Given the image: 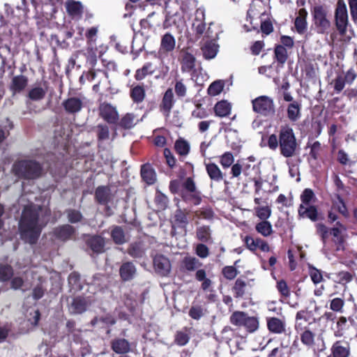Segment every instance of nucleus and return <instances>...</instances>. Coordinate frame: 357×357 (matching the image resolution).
<instances>
[{
  "label": "nucleus",
  "mask_w": 357,
  "mask_h": 357,
  "mask_svg": "<svg viewBox=\"0 0 357 357\" xmlns=\"http://www.w3.org/2000/svg\"><path fill=\"white\" fill-rule=\"evenodd\" d=\"M50 216V211L45 207L34 204L25 206L19 221L21 238L30 244L36 243L48 223Z\"/></svg>",
  "instance_id": "f257e3e1"
},
{
  "label": "nucleus",
  "mask_w": 357,
  "mask_h": 357,
  "mask_svg": "<svg viewBox=\"0 0 357 357\" xmlns=\"http://www.w3.org/2000/svg\"><path fill=\"white\" fill-rule=\"evenodd\" d=\"M279 148L280 154L285 158L295 156L299 151V145L296 141L293 129L289 126L280 128L279 132Z\"/></svg>",
  "instance_id": "f03ea898"
},
{
  "label": "nucleus",
  "mask_w": 357,
  "mask_h": 357,
  "mask_svg": "<svg viewBox=\"0 0 357 357\" xmlns=\"http://www.w3.org/2000/svg\"><path fill=\"white\" fill-rule=\"evenodd\" d=\"M13 174L20 178L35 179L41 176L43 168L33 160H22L15 162L12 167Z\"/></svg>",
  "instance_id": "7ed1b4c3"
},
{
  "label": "nucleus",
  "mask_w": 357,
  "mask_h": 357,
  "mask_svg": "<svg viewBox=\"0 0 357 357\" xmlns=\"http://www.w3.org/2000/svg\"><path fill=\"white\" fill-rule=\"evenodd\" d=\"M213 23L208 24L206 28L205 10L203 8H198L195 13V19L192 24V31L197 38H215L217 33H213L212 30Z\"/></svg>",
  "instance_id": "20e7f679"
},
{
  "label": "nucleus",
  "mask_w": 357,
  "mask_h": 357,
  "mask_svg": "<svg viewBox=\"0 0 357 357\" xmlns=\"http://www.w3.org/2000/svg\"><path fill=\"white\" fill-rule=\"evenodd\" d=\"M312 15L317 33L328 34L331 23L327 17V8L324 6H315L312 10Z\"/></svg>",
  "instance_id": "39448f33"
},
{
  "label": "nucleus",
  "mask_w": 357,
  "mask_h": 357,
  "mask_svg": "<svg viewBox=\"0 0 357 357\" xmlns=\"http://www.w3.org/2000/svg\"><path fill=\"white\" fill-rule=\"evenodd\" d=\"M335 22L337 31L344 35L348 26V14L344 0H338L335 10Z\"/></svg>",
  "instance_id": "423d86ee"
},
{
  "label": "nucleus",
  "mask_w": 357,
  "mask_h": 357,
  "mask_svg": "<svg viewBox=\"0 0 357 357\" xmlns=\"http://www.w3.org/2000/svg\"><path fill=\"white\" fill-rule=\"evenodd\" d=\"M253 110L261 115L268 116L274 114L273 100L266 96L258 97L252 100Z\"/></svg>",
  "instance_id": "0eeeda50"
},
{
  "label": "nucleus",
  "mask_w": 357,
  "mask_h": 357,
  "mask_svg": "<svg viewBox=\"0 0 357 357\" xmlns=\"http://www.w3.org/2000/svg\"><path fill=\"white\" fill-rule=\"evenodd\" d=\"M181 69L183 73H190L193 75L196 73L197 61L194 54L188 50H182L181 52Z\"/></svg>",
  "instance_id": "6e6552de"
},
{
  "label": "nucleus",
  "mask_w": 357,
  "mask_h": 357,
  "mask_svg": "<svg viewBox=\"0 0 357 357\" xmlns=\"http://www.w3.org/2000/svg\"><path fill=\"white\" fill-rule=\"evenodd\" d=\"M90 304L89 298L80 296L73 298L68 301V310L73 314H82L86 310Z\"/></svg>",
  "instance_id": "1a4fd4ad"
},
{
  "label": "nucleus",
  "mask_w": 357,
  "mask_h": 357,
  "mask_svg": "<svg viewBox=\"0 0 357 357\" xmlns=\"http://www.w3.org/2000/svg\"><path fill=\"white\" fill-rule=\"evenodd\" d=\"M86 103V98L79 96L68 98L63 102V105L67 112L73 114L79 112Z\"/></svg>",
  "instance_id": "9d476101"
},
{
  "label": "nucleus",
  "mask_w": 357,
  "mask_h": 357,
  "mask_svg": "<svg viewBox=\"0 0 357 357\" xmlns=\"http://www.w3.org/2000/svg\"><path fill=\"white\" fill-rule=\"evenodd\" d=\"M153 266L156 273L162 276L167 275L171 271L170 261L163 255H156L153 257Z\"/></svg>",
  "instance_id": "9b49d317"
},
{
  "label": "nucleus",
  "mask_w": 357,
  "mask_h": 357,
  "mask_svg": "<svg viewBox=\"0 0 357 357\" xmlns=\"http://www.w3.org/2000/svg\"><path fill=\"white\" fill-rule=\"evenodd\" d=\"M336 212H339L344 217H347L348 214L345 204L339 196L333 202L331 210L328 212V218L331 222H334L339 219Z\"/></svg>",
  "instance_id": "f8f14e48"
},
{
  "label": "nucleus",
  "mask_w": 357,
  "mask_h": 357,
  "mask_svg": "<svg viewBox=\"0 0 357 357\" xmlns=\"http://www.w3.org/2000/svg\"><path fill=\"white\" fill-rule=\"evenodd\" d=\"M100 114L109 123H116L119 119V114L116 108L108 103L100 105Z\"/></svg>",
  "instance_id": "ddd939ff"
},
{
  "label": "nucleus",
  "mask_w": 357,
  "mask_h": 357,
  "mask_svg": "<svg viewBox=\"0 0 357 357\" xmlns=\"http://www.w3.org/2000/svg\"><path fill=\"white\" fill-rule=\"evenodd\" d=\"M52 233L57 239L65 241L75 235V229L71 225H64L54 228Z\"/></svg>",
  "instance_id": "4468645a"
},
{
  "label": "nucleus",
  "mask_w": 357,
  "mask_h": 357,
  "mask_svg": "<svg viewBox=\"0 0 357 357\" xmlns=\"http://www.w3.org/2000/svg\"><path fill=\"white\" fill-rule=\"evenodd\" d=\"M345 230V227L340 222L337 221L333 228L331 229L330 234L333 236V242L336 245V250H341L344 249L343 246V236L342 232Z\"/></svg>",
  "instance_id": "2eb2a0df"
},
{
  "label": "nucleus",
  "mask_w": 357,
  "mask_h": 357,
  "mask_svg": "<svg viewBox=\"0 0 357 357\" xmlns=\"http://www.w3.org/2000/svg\"><path fill=\"white\" fill-rule=\"evenodd\" d=\"M218 48L219 45L213 40L206 42L201 47L204 58L207 60L214 59L218 52Z\"/></svg>",
  "instance_id": "dca6fc26"
},
{
  "label": "nucleus",
  "mask_w": 357,
  "mask_h": 357,
  "mask_svg": "<svg viewBox=\"0 0 357 357\" xmlns=\"http://www.w3.org/2000/svg\"><path fill=\"white\" fill-rule=\"evenodd\" d=\"M47 91L46 82L34 86L29 92V98L34 101L40 100L44 98Z\"/></svg>",
  "instance_id": "f3484780"
},
{
  "label": "nucleus",
  "mask_w": 357,
  "mask_h": 357,
  "mask_svg": "<svg viewBox=\"0 0 357 357\" xmlns=\"http://www.w3.org/2000/svg\"><path fill=\"white\" fill-rule=\"evenodd\" d=\"M136 271V268L132 262L123 263L119 269L120 276L123 281H129L133 279Z\"/></svg>",
  "instance_id": "a211bd4d"
},
{
  "label": "nucleus",
  "mask_w": 357,
  "mask_h": 357,
  "mask_svg": "<svg viewBox=\"0 0 357 357\" xmlns=\"http://www.w3.org/2000/svg\"><path fill=\"white\" fill-rule=\"evenodd\" d=\"M28 84V79L24 75H16L12 79L10 89L13 93L21 92Z\"/></svg>",
  "instance_id": "6ab92c4d"
},
{
  "label": "nucleus",
  "mask_w": 357,
  "mask_h": 357,
  "mask_svg": "<svg viewBox=\"0 0 357 357\" xmlns=\"http://www.w3.org/2000/svg\"><path fill=\"white\" fill-rule=\"evenodd\" d=\"M141 176L142 179L149 185L153 184L156 181V174L150 164L142 166Z\"/></svg>",
  "instance_id": "aec40b11"
},
{
  "label": "nucleus",
  "mask_w": 357,
  "mask_h": 357,
  "mask_svg": "<svg viewBox=\"0 0 357 357\" xmlns=\"http://www.w3.org/2000/svg\"><path fill=\"white\" fill-rule=\"evenodd\" d=\"M301 104L298 101H293L287 107V117L293 122L297 121L301 117Z\"/></svg>",
  "instance_id": "412c9836"
},
{
  "label": "nucleus",
  "mask_w": 357,
  "mask_h": 357,
  "mask_svg": "<svg viewBox=\"0 0 357 357\" xmlns=\"http://www.w3.org/2000/svg\"><path fill=\"white\" fill-rule=\"evenodd\" d=\"M298 215L302 218H309L312 221H316L317 211L314 206L301 204L298 208Z\"/></svg>",
  "instance_id": "4be33fe9"
},
{
  "label": "nucleus",
  "mask_w": 357,
  "mask_h": 357,
  "mask_svg": "<svg viewBox=\"0 0 357 357\" xmlns=\"http://www.w3.org/2000/svg\"><path fill=\"white\" fill-rule=\"evenodd\" d=\"M66 9L73 17L79 19L83 13V6L79 1H69L66 2Z\"/></svg>",
  "instance_id": "5701e85b"
},
{
  "label": "nucleus",
  "mask_w": 357,
  "mask_h": 357,
  "mask_svg": "<svg viewBox=\"0 0 357 357\" xmlns=\"http://www.w3.org/2000/svg\"><path fill=\"white\" fill-rule=\"evenodd\" d=\"M267 326L274 333H282L285 331L284 323L278 318L271 317L267 319Z\"/></svg>",
  "instance_id": "b1692460"
},
{
  "label": "nucleus",
  "mask_w": 357,
  "mask_h": 357,
  "mask_svg": "<svg viewBox=\"0 0 357 357\" xmlns=\"http://www.w3.org/2000/svg\"><path fill=\"white\" fill-rule=\"evenodd\" d=\"M95 196L98 203L106 204L110 199V189L106 186H99L96 190Z\"/></svg>",
  "instance_id": "393cba45"
},
{
  "label": "nucleus",
  "mask_w": 357,
  "mask_h": 357,
  "mask_svg": "<svg viewBox=\"0 0 357 357\" xmlns=\"http://www.w3.org/2000/svg\"><path fill=\"white\" fill-rule=\"evenodd\" d=\"M176 45V40L174 37L169 33H165L160 43V50L169 52L174 50Z\"/></svg>",
  "instance_id": "a878e982"
},
{
  "label": "nucleus",
  "mask_w": 357,
  "mask_h": 357,
  "mask_svg": "<svg viewBox=\"0 0 357 357\" xmlns=\"http://www.w3.org/2000/svg\"><path fill=\"white\" fill-rule=\"evenodd\" d=\"M206 169L211 180L220 182L223 179V174L217 165L208 163L206 165Z\"/></svg>",
  "instance_id": "bb28decb"
},
{
  "label": "nucleus",
  "mask_w": 357,
  "mask_h": 357,
  "mask_svg": "<svg viewBox=\"0 0 357 357\" xmlns=\"http://www.w3.org/2000/svg\"><path fill=\"white\" fill-rule=\"evenodd\" d=\"M173 98L174 94L172 90L171 89H167L164 94L161 104V109L164 111L166 116H168L173 106Z\"/></svg>",
  "instance_id": "cd10ccee"
},
{
  "label": "nucleus",
  "mask_w": 357,
  "mask_h": 357,
  "mask_svg": "<svg viewBox=\"0 0 357 357\" xmlns=\"http://www.w3.org/2000/svg\"><path fill=\"white\" fill-rule=\"evenodd\" d=\"M112 349L117 354H126L130 351V344L125 339H116L112 342Z\"/></svg>",
  "instance_id": "c85d7f7f"
},
{
  "label": "nucleus",
  "mask_w": 357,
  "mask_h": 357,
  "mask_svg": "<svg viewBox=\"0 0 357 357\" xmlns=\"http://www.w3.org/2000/svg\"><path fill=\"white\" fill-rule=\"evenodd\" d=\"M248 283L241 278H238L232 288V291L236 298H242L246 294L248 290Z\"/></svg>",
  "instance_id": "c756f323"
},
{
  "label": "nucleus",
  "mask_w": 357,
  "mask_h": 357,
  "mask_svg": "<svg viewBox=\"0 0 357 357\" xmlns=\"http://www.w3.org/2000/svg\"><path fill=\"white\" fill-rule=\"evenodd\" d=\"M214 110L217 116L225 117L230 114L231 105L227 101L222 100L215 104Z\"/></svg>",
  "instance_id": "7c9ffc66"
},
{
  "label": "nucleus",
  "mask_w": 357,
  "mask_h": 357,
  "mask_svg": "<svg viewBox=\"0 0 357 357\" xmlns=\"http://www.w3.org/2000/svg\"><path fill=\"white\" fill-rule=\"evenodd\" d=\"M88 244L91 249L95 252L99 253L104 250L105 241L104 239L99 236L91 237L88 241Z\"/></svg>",
  "instance_id": "2f4dec72"
},
{
  "label": "nucleus",
  "mask_w": 357,
  "mask_h": 357,
  "mask_svg": "<svg viewBox=\"0 0 357 357\" xmlns=\"http://www.w3.org/2000/svg\"><path fill=\"white\" fill-rule=\"evenodd\" d=\"M333 357H349V348L347 345L343 346L340 342H335L332 348Z\"/></svg>",
  "instance_id": "473e14b6"
},
{
  "label": "nucleus",
  "mask_w": 357,
  "mask_h": 357,
  "mask_svg": "<svg viewBox=\"0 0 357 357\" xmlns=\"http://www.w3.org/2000/svg\"><path fill=\"white\" fill-rule=\"evenodd\" d=\"M255 229L258 233L265 237L270 236L273 233L272 225L271 222L267 220L257 223L255 226Z\"/></svg>",
  "instance_id": "72a5a7b5"
},
{
  "label": "nucleus",
  "mask_w": 357,
  "mask_h": 357,
  "mask_svg": "<svg viewBox=\"0 0 357 357\" xmlns=\"http://www.w3.org/2000/svg\"><path fill=\"white\" fill-rule=\"evenodd\" d=\"M14 275L13 267L8 264H0V281L8 282Z\"/></svg>",
  "instance_id": "f704fd0d"
},
{
  "label": "nucleus",
  "mask_w": 357,
  "mask_h": 357,
  "mask_svg": "<svg viewBox=\"0 0 357 357\" xmlns=\"http://www.w3.org/2000/svg\"><path fill=\"white\" fill-rule=\"evenodd\" d=\"M174 218L178 227H185L188 224V213L180 208L175 211Z\"/></svg>",
  "instance_id": "c9c22d12"
},
{
  "label": "nucleus",
  "mask_w": 357,
  "mask_h": 357,
  "mask_svg": "<svg viewBox=\"0 0 357 357\" xmlns=\"http://www.w3.org/2000/svg\"><path fill=\"white\" fill-rule=\"evenodd\" d=\"M155 68L151 63H146L144 66L137 70L135 77L137 80L143 79L146 75L154 73Z\"/></svg>",
  "instance_id": "e433bc0d"
},
{
  "label": "nucleus",
  "mask_w": 357,
  "mask_h": 357,
  "mask_svg": "<svg viewBox=\"0 0 357 357\" xmlns=\"http://www.w3.org/2000/svg\"><path fill=\"white\" fill-rule=\"evenodd\" d=\"M225 82L223 80H216L211 83L208 88V93L210 96H215L219 95L223 90Z\"/></svg>",
  "instance_id": "4c0bfd02"
},
{
  "label": "nucleus",
  "mask_w": 357,
  "mask_h": 357,
  "mask_svg": "<svg viewBox=\"0 0 357 357\" xmlns=\"http://www.w3.org/2000/svg\"><path fill=\"white\" fill-rule=\"evenodd\" d=\"M183 264L189 271H195L202 265L199 259L193 257H185L183 260Z\"/></svg>",
  "instance_id": "58836bf2"
},
{
  "label": "nucleus",
  "mask_w": 357,
  "mask_h": 357,
  "mask_svg": "<svg viewBox=\"0 0 357 357\" xmlns=\"http://www.w3.org/2000/svg\"><path fill=\"white\" fill-rule=\"evenodd\" d=\"M301 335V342L306 346H312L314 343L315 334L308 329H305L299 333Z\"/></svg>",
  "instance_id": "ea45409f"
},
{
  "label": "nucleus",
  "mask_w": 357,
  "mask_h": 357,
  "mask_svg": "<svg viewBox=\"0 0 357 357\" xmlns=\"http://www.w3.org/2000/svg\"><path fill=\"white\" fill-rule=\"evenodd\" d=\"M197 238L202 242H208L211 239V229L208 226H202L197 229Z\"/></svg>",
  "instance_id": "a19ab883"
},
{
  "label": "nucleus",
  "mask_w": 357,
  "mask_h": 357,
  "mask_svg": "<svg viewBox=\"0 0 357 357\" xmlns=\"http://www.w3.org/2000/svg\"><path fill=\"white\" fill-rule=\"evenodd\" d=\"M247 316L248 314L243 312L236 311L230 317V321L234 325L241 326L244 325Z\"/></svg>",
  "instance_id": "79ce46f5"
},
{
  "label": "nucleus",
  "mask_w": 357,
  "mask_h": 357,
  "mask_svg": "<svg viewBox=\"0 0 357 357\" xmlns=\"http://www.w3.org/2000/svg\"><path fill=\"white\" fill-rule=\"evenodd\" d=\"M111 236L113 241L116 244L121 245L126 242L124 232L122 228L120 227H114V229L112 230Z\"/></svg>",
  "instance_id": "37998d69"
},
{
  "label": "nucleus",
  "mask_w": 357,
  "mask_h": 357,
  "mask_svg": "<svg viewBox=\"0 0 357 357\" xmlns=\"http://www.w3.org/2000/svg\"><path fill=\"white\" fill-rule=\"evenodd\" d=\"M175 149L181 155H186L190 151V145L188 142L183 139H178L175 142Z\"/></svg>",
  "instance_id": "c03bdc74"
},
{
  "label": "nucleus",
  "mask_w": 357,
  "mask_h": 357,
  "mask_svg": "<svg viewBox=\"0 0 357 357\" xmlns=\"http://www.w3.org/2000/svg\"><path fill=\"white\" fill-rule=\"evenodd\" d=\"M274 53L277 61L283 65L287 59V51L286 48L280 45H276Z\"/></svg>",
  "instance_id": "a18cd8bd"
},
{
  "label": "nucleus",
  "mask_w": 357,
  "mask_h": 357,
  "mask_svg": "<svg viewBox=\"0 0 357 357\" xmlns=\"http://www.w3.org/2000/svg\"><path fill=\"white\" fill-rule=\"evenodd\" d=\"M68 283L70 285L72 289L75 291L82 289V286L80 283V275L76 272H73L70 274L68 277Z\"/></svg>",
  "instance_id": "49530a36"
},
{
  "label": "nucleus",
  "mask_w": 357,
  "mask_h": 357,
  "mask_svg": "<svg viewBox=\"0 0 357 357\" xmlns=\"http://www.w3.org/2000/svg\"><path fill=\"white\" fill-rule=\"evenodd\" d=\"M317 231L318 234L321 236V241L324 244L323 249L325 250H328L327 245H326V239L328 238L330 234V231H328V228L323 224L319 223L317 225Z\"/></svg>",
  "instance_id": "de8ad7c7"
},
{
  "label": "nucleus",
  "mask_w": 357,
  "mask_h": 357,
  "mask_svg": "<svg viewBox=\"0 0 357 357\" xmlns=\"http://www.w3.org/2000/svg\"><path fill=\"white\" fill-rule=\"evenodd\" d=\"M137 120L132 114H126L121 120L120 125L126 129H130L136 125Z\"/></svg>",
  "instance_id": "09e8293b"
},
{
  "label": "nucleus",
  "mask_w": 357,
  "mask_h": 357,
  "mask_svg": "<svg viewBox=\"0 0 357 357\" xmlns=\"http://www.w3.org/2000/svg\"><path fill=\"white\" fill-rule=\"evenodd\" d=\"M131 98L135 102H141L145 97V91L143 87L137 86L131 90Z\"/></svg>",
  "instance_id": "8fccbe9b"
},
{
  "label": "nucleus",
  "mask_w": 357,
  "mask_h": 357,
  "mask_svg": "<svg viewBox=\"0 0 357 357\" xmlns=\"http://www.w3.org/2000/svg\"><path fill=\"white\" fill-rule=\"evenodd\" d=\"M213 215L214 213L210 207L202 208L195 211V216L199 219L211 220L213 218Z\"/></svg>",
  "instance_id": "3c124183"
},
{
  "label": "nucleus",
  "mask_w": 357,
  "mask_h": 357,
  "mask_svg": "<svg viewBox=\"0 0 357 357\" xmlns=\"http://www.w3.org/2000/svg\"><path fill=\"white\" fill-rule=\"evenodd\" d=\"M66 213L68 221L71 223L79 222L82 219V215L79 211L75 209H68L66 210Z\"/></svg>",
  "instance_id": "603ef678"
},
{
  "label": "nucleus",
  "mask_w": 357,
  "mask_h": 357,
  "mask_svg": "<svg viewBox=\"0 0 357 357\" xmlns=\"http://www.w3.org/2000/svg\"><path fill=\"white\" fill-rule=\"evenodd\" d=\"M243 326L249 332H254L258 328L259 321L256 317L247 316Z\"/></svg>",
  "instance_id": "864d4df0"
},
{
  "label": "nucleus",
  "mask_w": 357,
  "mask_h": 357,
  "mask_svg": "<svg viewBox=\"0 0 357 357\" xmlns=\"http://www.w3.org/2000/svg\"><path fill=\"white\" fill-rule=\"evenodd\" d=\"M257 216L261 220H266L271 215V210L268 206H258L255 208Z\"/></svg>",
  "instance_id": "5fc2aeb1"
},
{
  "label": "nucleus",
  "mask_w": 357,
  "mask_h": 357,
  "mask_svg": "<svg viewBox=\"0 0 357 357\" xmlns=\"http://www.w3.org/2000/svg\"><path fill=\"white\" fill-rule=\"evenodd\" d=\"M260 241L261 238H254L250 236H246L244 238L246 247L251 251H255L258 248Z\"/></svg>",
  "instance_id": "6e6d98bb"
},
{
  "label": "nucleus",
  "mask_w": 357,
  "mask_h": 357,
  "mask_svg": "<svg viewBox=\"0 0 357 357\" xmlns=\"http://www.w3.org/2000/svg\"><path fill=\"white\" fill-rule=\"evenodd\" d=\"M128 254L134 258H142L144 252L139 245L133 244L129 248Z\"/></svg>",
  "instance_id": "4d7b16f0"
},
{
  "label": "nucleus",
  "mask_w": 357,
  "mask_h": 357,
  "mask_svg": "<svg viewBox=\"0 0 357 357\" xmlns=\"http://www.w3.org/2000/svg\"><path fill=\"white\" fill-rule=\"evenodd\" d=\"M234 160L233 154L230 152H226L220 157V162L223 167L228 168L234 162Z\"/></svg>",
  "instance_id": "13d9d810"
},
{
  "label": "nucleus",
  "mask_w": 357,
  "mask_h": 357,
  "mask_svg": "<svg viewBox=\"0 0 357 357\" xmlns=\"http://www.w3.org/2000/svg\"><path fill=\"white\" fill-rule=\"evenodd\" d=\"M10 282V288L14 290L20 289L24 284V280L20 275H13L9 280Z\"/></svg>",
  "instance_id": "bf43d9fd"
},
{
  "label": "nucleus",
  "mask_w": 357,
  "mask_h": 357,
  "mask_svg": "<svg viewBox=\"0 0 357 357\" xmlns=\"http://www.w3.org/2000/svg\"><path fill=\"white\" fill-rule=\"evenodd\" d=\"M182 186L187 192H190V195L197 192L195 183L193 179L190 177H188L185 179L182 183Z\"/></svg>",
  "instance_id": "052dcab7"
},
{
  "label": "nucleus",
  "mask_w": 357,
  "mask_h": 357,
  "mask_svg": "<svg viewBox=\"0 0 357 357\" xmlns=\"http://www.w3.org/2000/svg\"><path fill=\"white\" fill-rule=\"evenodd\" d=\"M175 93L178 97H185L187 93L186 86L183 83L182 80L177 81L174 87Z\"/></svg>",
  "instance_id": "680f3d73"
},
{
  "label": "nucleus",
  "mask_w": 357,
  "mask_h": 357,
  "mask_svg": "<svg viewBox=\"0 0 357 357\" xmlns=\"http://www.w3.org/2000/svg\"><path fill=\"white\" fill-rule=\"evenodd\" d=\"M347 320L345 317H342L340 318L338 321L337 322V330L335 331V335L337 337H340L343 334V331L347 328Z\"/></svg>",
  "instance_id": "e2e57ef3"
},
{
  "label": "nucleus",
  "mask_w": 357,
  "mask_h": 357,
  "mask_svg": "<svg viewBox=\"0 0 357 357\" xmlns=\"http://www.w3.org/2000/svg\"><path fill=\"white\" fill-rule=\"evenodd\" d=\"M294 25L298 33H303L307 29V21L305 19L296 17Z\"/></svg>",
  "instance_id": "0e129e2a"
},
{
  "label": "nucleus",
  "mask_w": 357,
  "mask_h": 357,
  "mask_svg": "<svg viewBox=\"0 0 357 357\" xmlns=\"http://www.w3.org/2000/svg\"><path fill=\"white\" fill-rule=\"evenodd\" d=\"M224 276L228 280H233L238 274L237 270L234 266H226L222 269Z\"/></svg>",
  "instance_id": "69168bd1"
},
{
  "label": "nucleus",
  "mask_w": 357,
  "mask_h": 357,
  "mask_svg": "<svg viewBox=\"0 0 357 357\" xmlns=\"http://www.w3.org/2000/svg\"><path fill=\"white\" fill-rule=\"evenodd\" d=\"M313 196H314V193L312 190L308 189V188L304 190V191L303 192V193L301 196V199L303 202L302 204H303L305 206H308V204L310 202V201L312 200Z\"/></svg>",
  "instance_id": "338daca9"
},
{
  "label": "nucleus",
  "mask_w": 357,
  "mask_h": 357,
  "mask_svg": "<svg viewBox=\"0 0 357 357\" xmlns=\"http://www.w3.org/2000/svg\"><path fill=\"white\" fill-rule=\"evenodd\" d=\"M196 254L201 258H206L208 256L209 250L208 247L202 243H199L196 246Z\"/></svg>",
  "instance_id": "774afa93"
}]
</instances>
